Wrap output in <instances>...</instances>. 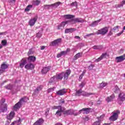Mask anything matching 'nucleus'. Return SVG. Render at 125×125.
I'll return each instance as SVG.
<instances>
[{"label": "nucleus", "instance_id": "1", "mask_svg": "<svg viewBox=\"0 0 125 125\" xmlns=\"http://www.w3.org/2000/svg\"><path fill=\"white\" fill-rule=\"evenodd\" d=\"M27 101H28V98L26 97L22 98L20 101L15 105L14 106V110L15 111H17V110L20 109V108L21 107V106H22V103L27 102Z\"/></svg>", "mask_w": 125, "mask_h": 125}, {"label": "nucleus", "instance_id": "2", "mask_svg": "<svg viewBox=\"0 0 125 125\" xmlns=\"http://www.w3.org/2000/svg\"><path fill=\"white\" fill-rule=\"evenodd\" d=\"M51 109L52 110L58 109V111L56 113V115H57V116H61L62 115V112H64L65 110V108L62 107L61 105L52 106Z\"/></svg>", "mask_w": 125, "mask_h": 125}, {"label": "nucleus", "instance_id": "3", "mask_svg": "<svg viewBox=\"0 0 125 125\" xmlns=\"http://www.w3.org/2000/svg\"><path fill=\"white\" fill-rule=\"evenodd\" d=\"M120 110H116V111L113 112L112 113V115L110 117L109 120H110V121H112V122L117 121V120H118V117H119V114H120Z\"/></svg>", "mask_w": 125, "mask_h": 125}, {"label": "nucleus", "instance_id": "4", "mask_svg": "<svg viewBox=\"0 0 125 125\" xmlns=\"http://www.w3.org/2000/svg\"><path fill=\"white\" fill-rule=\"evenodd\" d=\"M108 33V27H104L100 30H99L98 31L96 32L97 35H102V36H104L106 35Z\"/></svg>", "mask_w": 125, "mask_h": 125}, {"label": "nucleus", "instance_id": "5", "mask_svg": "<svg viewBox=\"0 0 125 125\" xmlns=\"http://www.w3.org/2000/svg\"><path fill=\"white\" fill-rule=\"evenodd\" d=\"M5 102V99H2L0 102V104H1L2 108L0 109V112L4 113L7 110V104H3V103Z\"/></svg>", "mask_w": 125, "mask_h": 125}, {"label": "nucleus", "instance_id": "6", "mask_svg": "<svg viewBox=\"0 0 125 125\" xmlns=\"http://www.w3.org/2000/svg\"><path fill=\"white\" fill-rule=\"evenodd\" d=\"M83 93V95L84 96H89V95H91V93H87L86 92L82 91V89H80L78 91L76 92V95L77 96H80Z\"/></svg>", "mask_w": 125, "mask_h": 125}, {"label": "nucleus", "instance_id": "7", "mask_svg": "<svg viewBox=\"0 0 125 125\" xmlns=\"http://www.w3.org/2000/svg\"><path fill=\"white\" fill-rule=\"evenodd\" d=\"M91 110V108H83L82 109H81L79 110L78 114H82V113L83 114H89V113L90 112V110Z\"/></svg>", "mask_w": 125, "mask_h": 125}, {"label": "nucleus", "instance_id": "8", "mask_svg": "<svg viewBox=\"0 0 125 125\" xmlns=\"http://www.w3.org/2000/svg\"><path fill=\"white\" fill-rule=\"evenodd\" d=\"M124 60H125V54L123 55L120 56L119 57H116L115 58V61L117 63L123 62V61Z\"/></svg>", "mask_w": 125, "mask_h": 125}, {"label": "nucleus", "instance_id": "9", "mask_svg": "<svg viewBox=\"0 0 125 125\" xmlns=\"http://www.w3.org/2000/svg\"><path fill=\"white\" fill-rule=\"evenodd\" d=\"M61 41H62V39L61 38L58 39L51 42L50 44V45H52V46H55V45H57L61 42Z\"/></svg>", "mask_w": 125, "mask_h": 125}, {"label": "nucleus", "instance_id": "10", "mask_svg": "<svg viewBox=\"0 0 125 125\" xmlns=\"http://www.w3.org/2000/svg\"><path fill=\"white\" fill-rule=\"evenodd\" d=\"M71 74V70L68 69L65 72H63V77L64 80L65 81H66V80H68V78H69V76H70V74Z\"/></svg>", "mask_w": 125, "mask_h": 125}, {"label": "nucleus", "instance_id": "11", "mask_svg": "<svg viewBox=\"0 0 125 125\" xmlns=\"http://www.w3.org/2000/svg\"><path fill=\"white\" fill-rule=\"evenodd\" d=\"M25 69L26 70H33L35 68V65L32 63H28L24 66Z\"/></svg>", "mask_w": 125, "mask_h": 125}, {"label": "nucleus", "instance_id": "12", "mask_svg": "<svg viewBox=\"0 0 125 125\" xmlns=\"http://www.w3.org/2000/svg\"><path fill=\"white\" fill-rule=\"evenodd\" d=\"M37 20H38V18H36V17L34 18L33 19H31V20H30V21H29V22H28V24L30 25V27H33V26H34V25H35Z\"/></svg>", "mask_w": 125, "mask_h": 125}, {"label": "nucleus", "instance_id": "13", "mask_svg": "<svg viewBox=\"0 0 125 125\" xmlns=\"http://www.w3.org/2000/svg\"><path fill=\"white\" fill-rule=\"evenodd\" d=\"M56 79H57V81L58 82V81H61L62 79H63V77H64V72H62L61 73H59L58 74H57L56 76Z\"/></svg>", "mask_w": 125, "mask_h": 125}, {"label": "nucleus", "instance_id": "14", "mask_svg": "<svg viewBox=\"0 0 125 125\" xmlns=\"http://www.w3.org/2000/svg\"><path fill=\"white\" fill-rule=\"evenodd\" d=\"M68 21H63L58 26V30H63L64 26L66 24H68Z\"/></svg>", "mask_w": 125, "mask_h": 125}, {"label": "nucleus", "instance_id": "15", "mask_svg": "<svg viewBox=\"0 0 125 125\" xmlns=\"http://www.w3.org/2000/svg\"><path fill=\"white\" fill-rule=\"evenodd\" d=\"M15 115V113L14 111H12L7 116V119L8 121H11L13 118H14V115Z\"/></svg>", "mask_w": 125, "mask_h": 125}, {"label": "nucleus", "instance_id": "16", "mask_svg": "<svg viewBox=\"0 0 125 125\" xmlns=\"http://www.w3.org/2000/svg\"><path fill=\"white\" fill-rule=\"evenodd\" d=\"M27 64V59L24 58L21 60V63L20 64V68H23L25 65Z\"/></svg>", "mask_w": 125, "mask_h": 125}, {"label": "nucleus", "instance_id": "17", "mask_svg": "<svg viewBox=\"0 0 125 125\" xmlns=\"http://www.w3.org/2000/svg\"><path fill=\"white\" fill-rule=\"evenodd\" d=\"M66 92V89H62L57 91L56 94H57V95H59L60 96H61L62 95H64V94H65Z\"/></svg>", "mask_w": 125, "mask_h": 125}, {"label": "nucleus", "instance_id": "18", "mask_svg": "<svg viewBox=\"0 0 125 125\" xmlns=\"http://www.w3.org/2000/svg\"><path fill=\"white\" fill-rule=\"evenodd\" d=\"M106 56H107V53H104L102 54L101 57L95 60L96 62H99V61H101L103 59V58H106Z\"/></svg>", "mask_w": 125, "mask_h": 125}, {"label": "nucleus", "instance_id": "19", "mask_svg": "<svg viewBox=\"0 0 125 125\" xmlns=\"http://www.w3.org/2000/svg\"><path fill=\"white\" fill-rule=\"evenodd\" d=\"M27 61L30 63H34L36 61V57L31 56L27 58Z\"/></svg>", "mask_w": 125, "mask_h": 125}, {"label": "nucleus", "instance_id": "20", "mask_svg": "<svg viewBox=\"0 0 125 125\" xmlns=\"http://www.w3.org/2000/svg\"><path fill=\"white\" fill-rule=\"evenodd\" d=\"M42 87H43L42 85H40L39 86L37 87L34 91L35 94H38V93H39L41 90L42 89Z\"/></svg>", "mask_w": 125, "mask_h": 125}, {"label": "nucleus", "instance_id": "21", "mask_svg": "<svg viewBox=\"0 0 125 125\" xmlns=\"http://www.w3.org/2000/svg\"><path fill=\"white\" fill-rule=\"evenodd\" d=\"M101 21V19L94 21L91 24H90V26L91 27H96V26H97V25H98V23Z\"/></svg>", "mask_w": 125, "mask_h": 125}, {"label": "nucleus", "instance_id": "22", "mask_svg": "<svg viewBox=\"0 0 125 125\" xmlns=\"http://www.w3.org/2000/svg\"><path fill=\"white\" fill-rule=\"evenodd\" d=\"M119 99H120L121 101H125V94L124 93H120L119 95Z\"/></svg>", "mask_w": 125, "mask_h": 125}, {"label": "nucleus", "instance_id": "23", "mask_svg": "<svg viewBox=\"0 0 125 125\" xmlns=\"http://www.w3.org/2000/svg\"><path fill=\"white\" fill-rule=\"evenodd\" d=\"M75 31H76V28H67L65 30V33L68 34L69 33H73V32H75Z\"/></svg>", "mask_w": 125, "mask_h": 125}, {"label": "nucleus", "instance_id": "24", "mask_svg": "<svg viewBox=\"0 0 125 125\" xmlns=\"http://www.w3.org/2000/svg\"><path fill=\"white\" fill-rule=\"evenodd\" d=\"M61 4V2L58 1L57 2H55L53 4H51V7L52 8H57L59 6V5Z\"/></svg>", "mask_w": 125, "mask_h": 125}, {"label": "nucleus", "instance_id": "25", "mask_svg": "<svg viewBox=\"0 0 125 125\" xmlns=\"http://www.w3.org/2000/svg\"><path fill=\"white\" fill-rule=\"evenodd\" d=\"M74 21H75L76 23H83L84 20L81 18H77L74 19Z\"/></svg>", "mask_w": 125, "mask_h": 125}, {"label": "nucleus", "instance_id": "26", "mask_svg": "<svg viewBox=\"0 0 125 125\" xmlns=\"http://www.w3.org/2000/svg\"><path fill=\"white\" fill-rule=\"evenodd\" d=\"M50 69L48 67H44L42 68V69L41 71L42 74H46L48 71H49Z\"/></svg>", "mask_w": 125, "mask_h": 125}, {"label": "nucleus", "instance_id": "27", "mask_svg": "<svg viewBox=\"0 0 125 125\" xmlns=\"http://www.w3.org/2000/svg\"><path fill=\"white\" fill-rule=\"evenodd\" d=\"M114 98L115 95L112 94L110 97H108L107 98H106V101H107V102L108 103L111 102V101H113V99H114Z\"/></svg>", "mask_w": 125, "mask_h": 125}, {"label": "nucleus", "instance_id": "28", "mask_svg": "<svg viewBox=\"0 0 125 125\" xmlns=\"http://www.w3.org/2000/svg\"><path fill=\"white\" fill-rule=\"evenodd\" d=\"M43 123V120L42 119H40L39 120L36 121L34 124V125H42Z\"/></svg>", "mask_w": 125, "mask_h": 125}, {"label": "nucleus", "instance_id": "29", "mask_svg": "<svg viewBox=\"0 0 125 125\" xmlns=\"http://www.w3.org/2000/svg\"><path fill=\"white\" fill-rule=\"evenodd\" d=\"M82 55H83V53H77L74 56V60H77V59H79V58H80Z\"/></svg>", "mask_w": 125, "mask_h": 125}, {"label": "nucleus", "instance_id": "30", "mask_svg": "<svg viewBox=\"0 0 125 125\" xmlns=\"http://www.w3.org/2000/svg\"><path fill=\"white\" fill-rule=\"evenodd\" d=\"M93 49H98V50H101L103 49V46L102 45H95L93 46Z\"/></svg>", "mask_w": 125, "mask_h": 125}, {"label": "nucleus", "instance_id": "31", "mask_svg": "<svg viewBox=\"0 0 125 125\" xmlns=\"http://www.w3.org/2000/svg\"><path fill=\"white\" fill-rule=\"evenodd\" d=\"M55 82H58L57 79H56V77L55 76H54L53 77H52L49 83H55Z\"/></svg>", "mask_w": 125, "mask_h": 125}, {"label": "nucleus", "instance_id": "32", "mask_svg": "<svg viewBox=\"0 0 125 125\" xmlns=\"http://www.w3.org/2000/svg\"><path fill=\"white\" fill-rule=\"evenodd\" d=\"M8 68V65L5 64V63L3 62L2 64L1 65V69L3 71L5 70V69H7Z\"/></svg>", "mask_w": 125, "mask_h": 125}, {"label": "nucleus", "instance_id": "33", "mask_svg": "<svg viewBox=\"0 0 125 125\" xmlns=\"http://www.w3.org/2000/svg\"><path fill=\"white\" fill-rule=\"evenodd\" d=\"M33 5L38 6L41 3V1L39 0H33L32 2Z\"/></svg>", "mask_w": 125, "mask_h": 125}, {"label": "nucleus", "instance_id": "34", "mask_svg": "<svg viewBox=\"0 0 125 125\" xmlns=\"http://www.w3.org/2000/svg\"><path fill=\"white\" fill-rule=\"evenodd\" d=\"M63 17L66 19H72V18H74L75 16H73L72 15H65L63 16Z\"/></svg>", "mask_w": 125, "mask_h": 125}, {"label": "nucleus", "instance_id": "35", "mask_svg": "<svg viewBox=\"0 0 125 125\" xmlns=\"http://www.w3.org/2000/svg\"><path fill=\"white\" fill-rule=\"evenodd\" d=\"M32 7H33L32 5H28V6H27L26 8L25 9L24 11H25L26 12H28V11H30V10H31V9Z\"/></svg>", "mask_w": 125, "mask_h": 125}, {"label": "nucleus", "instance_id": "36", "mask_svg": "<svg viewBox=\"0 0 125 125\" xmlns=\"http://www.w3.org/2000/svg\"><path fill=\"white\" fill-rule=\"evenodd\" d=\"M42 7L44 9H50V8H52L51 7V4H50V5L45 4V5H43Z\"/></svg>", "mask_w": 125, "mask_h": 125}, {"label": "nucleus", "instance_id": "37", "mask_svg": "<svg viewBox=\"0 0 125 125\" xmlns=\"http://www.w3.org/2000/svg\"><path fill=\"white\" fill-rule=\"evenodd\" d=\"M113 91L115 92V93H118L119 91H120V89L117 85L115 86L114 88L113 89Z\"/></svg>", "mask_w": 125, "mask_h": 125}, {"label": "nucleus", "instance_id": "38", "mask_svg": "<svg viewBox=\"0 0 125 125\" xmlns=\"http://www.w3.org/2000/svg\"><path fill=\"white\" fill-rule=\"evenodd\" d=\"M107 83L103 82L102 83H100L99 87L100 88H103L104 87H105L107 85Z\"/></svg>", "mask_w": 125, "mask_h": 125}, {"label": "nucleus", "instance_id": "39", "mask_svg": "<svg viewBox=\"0 0 125 125\" xmlns=\"http://www.w3.org/2000/svg\"><path fill=\"white\" fill-rule=\"evenodd\" d=\"M100 124H101V122H100V119L98 118V121H97L95 122L92 125H100Z\"/></svg>", "mask_w": 125, "mask_h": 125}, {"label": "nucleus", "instance_id": "40", "mask_svg": "<svg viewBox=\"0 0 125 125\" xmlns=\"http://www.w3.org/2000/svg\"><path fill=\"white\" fill-rule=\"evenodd\" d=\"M5 88L6 89H9L10 90H11V89H12V85L9 84L8 85L5 86Z\"/></svg>", "mask_w": 125, "mask_h": 125}, {"label": "nucleus", "instance_id": "41", "mask_svg": "<svg viewBox=\"0 0 125 125\" xmlns=\"http://www.w3.org/2000/svg\"><path fill=\"white\" fill-rule=\"evenodd\" d=\"M10 5H14L15 4V0H9Z\"/></svg>", "mask_w": 125, "mask_h": 125}, {"label": "nucleus", "instance_id": "42", "mask_svg": "<svg viewBox=\"0 0 125 125\" xmlns=\"http://www.w3.org/2000/svg\"><path fill=\"white\" fill-rule=\"evenodd\" d=\"M22 122V120L21 119L19 118V121H14L10 125H14L15 124H17V123H21Z\"/></svg>", "mask_w": 125, "mask_h": 125}, {"label": "nucleus", "instance_id": "43", "mask_svg": "<svg viewBox=\"0 0 125 125\" xmlns=\"http://www.w3.org/2000/svg\"><path fill=\"white\" fill-rule=\"evenodd\" d=\"M124 4H125V0H123L120 4L118 5V7H121L124 6Z\"/></svg>", "mask_w": 125, "mask_h": 125}, {"label": "nucleus", "instance_id": "44", "mask_svg": "<svg viewBox=\"0 0 125 125\" xmlns=\"http://www.w3.org/2000/svg\"><path fill=\"white\" fill-rule=\"evenodd\" d=\"M2 45L4 46L7 44V41L6 40H2L1 41Z\"/></svg>", "mask_w": 125, "mask_h": 125}, {"label": "nucleus", "instance_id": "45", "mask_svg": "<svg viewBox=\"0 0 125 125\" xmlns=\"http://www.w3.org/2000/svg\"><path fill=\"white\" fill-rule=\"evenodd\" d=\"M68 21V23H69V22L70 23V24H76V21H75V19L71 20L70 21Z\"/></svg>", "mask_w": 125, "mask_h": 125}, {"label": "nucleus", "instance_id": "46", "mask_svg": "<svg viewBox=\"0 0 125 125\" xmlns=\"http://www.w3.org/2000/svg\"><path fill=\"white\" fill-rule=\"evenodd\" d=\"M71 5L72 6H75L76 7H77V6H78V3L77 2V1L73 2L71 4Z\"/></svg>", "mask_w": 125, "mask_h": 125}, {"label": "nucleus", "instance_id": "47", "mask_svg": "<svg viewBox=\"0 0 125 125\" xmlns=\"http://www.w3.org/2000/svg\"><path fill=\"white\" fill-rule=\"evenodd\" d=\"M85 84V83L84 82H82L81 84L79 85V87H81V88H83L84 86V85Z\"/></svg>", "mask_w": 125, "mask_h": 125}, {"label": "nucleus", "instance_id": "48", "mask_svg": "<svg viewBox=\"0 0 125 125\" xmlns=\"http://www.w3.org/2000/svg\"><path fill=\"white\" fill-rule=\"evenodd\" d=\"M36 37L37 38H38L42 37V32H39L38 33H37Z\"/></svg>", "mask_w": 125, "mask_h": 125}, {"label": "nucleus", "instance_id": "49", "mask_svg": "<svg viewBox=\"0 0 125 125\" xmlns=\"http://www.w3.org/2000/svg\"><path fill=\"white\" fill-rule=\"evenodd\" d=\"M104 117H105V115L104 114L101 115L100 117H97V119L98 120V118L100 119V121L101 122V121H102V119H103V118H104Z\"/></svg>", "mask_w": 125, "mask_h": 125}, {"label": "nucleus", "instance_id": "50", "mask_svg": "<svg viewBox=\"0 0 125 125\" xmlns=\"http://www.w3.org/2000/svg\"><path fill=\"white\" fill-rule=\"evenodd\" d=\"M94 34H93V33H90V34L86 35L84 37V38H87V37H90V36H94Z\"/></svg>", "mask_w": 125, "mask_h": 125}, {"label": "nucleus", "instance_id": "51", "mask_svg": "<svg viewBox=\"0 0 125 125\" xmlns=\"http://www.w3.org/2000/svg\"><path fill=\"white\" fill-rule=\"evenodd\" d=\"M93 67H94V65L91 64L88 66L89 70H92V69H93Z\"/></svg>", "mask_w": 125, "mask_h": 125}, {"label": "nucleus", "instance_id": "52", "mask_svg": "<svg viewBox=\"0 0 125 125\" xmlns=\"http://www.w3.org/2000/svg\"><path fill=\"white\" fill-rule=\"evenodd\" d=\"M85 72H83V73L79 77V80H82L83 79V75H84Z\"/></svg>", "mask_w": 125, "mask_h": 125}, {"label": "nucleus", "instance_id": "53", "mask_svg": "<svg viewBox=\"0 0 125 125\" xmlns=\"http://www.w3.org/2000/svg\"><path fill=\"white\" fill-rule=\"evenodd\" d=\"M61 53L62 56L66 55V54H67V52H65V51H63L61 52Z\"/></svg>", "mask_w": 125, "mask_h": 125}, {"label": "nucleus", "instance_id": "54", "mask_svg": "<svg viewBox=\"0 0 125 125\" xmlns=\"http://www.w3.org/2000/svg\"><path fill=\"white\" fill-rule=\"evenodd\" d=\"M54 90V88H49V89H48L47 91L48 93H49V92H51V91H53Z\"/></svg>", "mask_w": 125, "mask_h": 125}, {"label": "nucleus", "instance_id": "55", "mask_svg": "<svg viewBox=\"0 0 125 125\" xmlns=\"http://www.w3.org/2000/svg\"><path fill=\"white\" fill-rule=\"evenodd\" d=\"M28 54V55H30L31 54H33V50H32V49H31L29 50Z\"/></svg>", "mask_w": 125, "mask_h": 125}, {"label": "nucleus", "instance_id": "56", "mask_svg": "<svg viewBox=\"0 0 125 125\" xmlns=\"http://www.w3.org/2000/svg\"><path fill=\"white\" fill-rule=\"evenodd\" d=\"M84 121H89V117L88 116H85L84 118H83Z\"/></svg>", "mask_w": 125, "mask_h": 125}, {"label": "nucleus", "instance_id": "57", "mask_svg": "<svg viewBox=\"0 0 125 125\" xmlns=\"http://www.w3.org/2000/svg\"><path fill=\"white\" fill-rule=\"evenodd\" d=\"M124 31H125V30H123L122 31H121V32H120L119 33L117 34V36H118V37L121 36V35H122V34H123L124 33Z\"/></svg>", "mask_w": 125, "mask_h": 125}, {"label": "nucleus", "instance_id": "58", "mask_svg": "<svg viewBox=\"0 0 125 125\" xmlns=\"http://www.w3.org/2000/svg\"><path fill=\"white\" fill-rule=\"evenodd\" d=\"M62 56V54H61V53L58 54V55H57V58H60V57H61Z\"/></svg>", "mask_w": 125, "mask_h": 125}, {"label": "nucleus", "instance_id": "59", "mask_svg": "<svg viewBox=\"0 0 125 125\" xmlns=\"http://www.w3.org/2000/svg\"><path fill=\"white\" fill-rule=\"evenodd\" d=\"M10 123H11V121L8 120L6 122L5 125H9Z\"/></svg>", "mask_w": 125, "mask_h": 125}, {"label": "nucleus", "instance_id": "60", "mask_svg": "<svg viewBox=\"0 0 125 125\" xmlns=\"http://www.w3.org/2000/svg\"><path fill=\"white\" fill-rule=\"evenodd\" d=\"M119 26H116L114 27L112 30L116 31L117 30V29H119Z\"/></svg>", "mask_w": 125, "mask_h": 125}, {"label": "nucleus", "instance_id": "61", "mask_svg": "<svg viewBox=\"0 0 125 125\" xmlns=\"http://www.w3.org/2000/svg\"><path fill=\"white\" fill-rule=\"evenodd\" d=\"M50 110V109L49 108H47V111L45 112V115H47V114H48V113H49V110Z\"/></svg>", "mask_w": 125, "mask_h": 125}, {"label": "nucleus", "instance_id": "62", "mask_svg": "<svg viewBox=\"0 0 125 125\" xmlns=\"http://www.w3.org/2000/svg\"><path fill=\"white\" fill-rule=\"evenodd\" d=\"M112 29H111V31H109L108 35L109 36H112L113 35V33L112 32Z\"/></svg>", "mask_w": 125, "mask_h": 125}, {"label": "nucleus", "instance_id": "63", "mask_svg": "<svg viewBox=\"0 0 125 125\" xmlns=\"http://www.w3.org/2000/svg\"><path fill=\"white\" fill-rule=\"evenodd\" d=\"M44 48H45V46H41V50H43V49H44Z\"/></svg>", "mask_w": 125, "mask_h": 125}, {"label": "nucleus", "instance_id": "64", "mask_svg": "<svg viewBox=\"0 0 125 125\" xmlns=\"http://www.w3.org/2000/svg\"><path fill=\"white\" fill-rule=\"evenodd\" d=\"M64 103H65V101H64V100H62L60 102V104H64Z\"/></svg>", "mask_w": 125, "mask_h": 125}]
</instances>
